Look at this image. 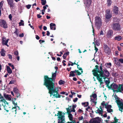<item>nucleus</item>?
<instances>
[{
	"label": "nucleus",
	"instance_id": "1",
	"mask_svg": "<svg viewBox=\"0 0 123 123\" xmlns=\"http://www.w3.org/2000/svg\"><path fill=\"white\" fill-rule=\"evenodd\" d=\"M56 72L57 71H55V73H52V78H49L47 75L45 76L43 85L49 90V93L51 97L52 95L55 97L58 98H60L61 96L59 94L58 87H55V83L53 82V80L55 79Z\"/></svg>",
	"mask_w": 123,
	"mask_h": 123
},
{
	"label": "nucleus",
	"instance_id": "2",
	"mask_svg": "<svg viewBox=\"0 0 123 123\" xmlns=\"http://www.w3.org/2000/svg\"><path fill=\"white\" fill-rule=\"evenodd\" d=\"M68 113V117L70 120L72 121V122H68L67 123H65V116L64 113H62L61 111H58L57 114V116H58V123H76L75 120H73V116L72 114L70 113Z\"/></svg>",
	"mask_w": 123,
	"mask_h": 123
},
{
	"label": "nucleus",
	"instance_id": "3",
	"mask_svg": "<svg viewBox=\"0 0 123 123\" xmlns=\"http://www.w3.org/2000/svg\"><path fill=\"white\" fill-rule=\"evenodd\" d=\"M102 64H101L100 67V70L93 69L92 71L94 76L97 77V79L100 82V84H102L103 83L102 82V80L103 77H104V79L105 78L104 71L102 70Z\"/></svg>",
	"mask_w": 123,
	"mask_h": 123
},
{
	"label": "nucleus",
	"instance_id": "4",
	"mask_svg": "<svg viewBox=\"0 0 123 123\" xmlns=\"http://www.w3.org/2000/svg\"><path fill=\"white\" fill-rule=\"evenodd\" d=\"M114 97L115 98V102L117 103L119 108V110L121 112H123V103L120 100V98L116 94L114 96Z\"/></svg>",
	"mask_w": 123,
	"mask_h": 123
},
{
	"label": "nucleus",
	"instance_id": "5",
	"mask_svg": "<svg viewBox=\"0 0 123 123\" xmlns=\"http://www.w3.org/2000/svg\"><path fill=\"white\" fill-rule=\"evenodd\" d=\"M95 26L98 29H99L102 23L100 18L99 17H96L95 18Z\"/></svg>",
	"mask_w": 123,
	"mask_h": 123
},
{
	"label": "nucleus",
	"instance_id": "6",
	"mask_svg": "<svg viewBox=\"0 0 123 123\" xmlns=\"http://www.w3.org/2000/svg\"><path fill=\"white\" fill-rule=\"evenodd\" d=\"M113 90L114 92H118L115 91L118 90L119 88V85H117V84L113 83L110 86V88H109Z\"/></svg>",
	"mask_w": 123,
	"mask_h": 123
},
{
	"label": "nucleus",
	"instance_id": "7",
	"mask_svg": "<svg viewBox=\"0 0 123 123\" xmlns=\"http://www.w3.org/2000/svg\"><path fill=\"white\" fill-rule=\"evenodd\" d=\"M120 25L118 23H113L111 25L112 28L114 30H120Z\"/></svg>",
	"mask_w": 123,
	"mask_h": 123
},
{
	"label": "nucleus",
	"instance_id": "8",
	"mask_svg": "<svg viewBox=\"0 0 123 123\" xmlns=\"http://www.w3.org/2000/svg\"><path fill=\"white\" fill-rule=\"evenodd\" d=\"M74 73L76 74L77 75H80L82 73L79 72L78 70H75L74 71H72L70 72L69 76L74 77L75 76V75L74 74Z\"/></svg>",
	"mask_w": 123,
	"mask_h": 123
},
{
	"label": "nucleus",
	"instance_id": "9",
	"mask_svg": "<svg viewBox=\"0 0 123 123\" xmlns=\"http://www.w3.org/2000/svg\"><path fill=\"white\" fill-rule=\"evenodd\" d=\"M0 26L5 29L7 28V25L5 21L3 19L0 20Z\"/></svg>",
	"mask_w": 123,
	"mask_h": 123
},
{
	"label": "nucleus",
	"instance_id": "10",
	"mask_svg": "<svg viewBox=\"0 0 123 123\" xmlns=\"http://www.w3.org/2000/svg\"><path fill=\"white\" fill-rule=\"evenodd\" d=\"M111 14L110 13V10L108 9L105 12V17L107 19H108L112 17Z\"/></svg>",
	"mask_w": 123,
	"mask_h": 123
},
{
	"label": "nucleus",
	"instance_id": "11",
	"mask_svg": "<svg viewBox=\"0 0 123 123\" xmlns=\"http://www.w3.org/2000/svg\"><path fill=\"white\" fill-rule=\"evenodd\" d=\"M1 105L4 106L5 110L7 112H8L9 111L8 109L9 108L8 103L6 101L5 102H3V104Z\"/></svg>",
	"mask_w": 123,
	"mask_h": 123
},
{
	"label": "nucleus",
	"instance_id": "12",
	"mask_svg": "<svg viewBox=\"0 0 123 123\" xmlns=\"http://www.w3.org/2000/svg\"><path fill=\"white\" fill-rule=\"evenodd\" d=\"M8 4L10 8H12L15 6V4L13 3V0H7Z\"/></svg>",
	"mask_w": 123,
	"mask_h": 123
},
{
	"label": "nucleus",
	"instance_id": "13",
	"mask_svg": "<svg viewBox=\"0 0 123 123\" xmlns=\"http://www.w3.org/2000/svg\"><path fill=\"white\" fill-rule=\"evenodd\" d=\"M9 39H8L6 40V37H3L2 39V44L6 46L7 47H8L9 46L7 44V43L8 42Z\"/></svg>",
	"mask_w": 123,
	"mask_h": 123
},
{
	"label": "nucleus",
	"instance_id": "14",
	"mask_svg": "<svg viewBox=\"0 0 123 123\" xmlns=\"http://www.w3.org/2000/svg\"><path fill=\"white\" fill-rule=\"evenodd\" d=\"M118 11L119 10L118 7L116 6L114 7L113 9V14H114L116 15H117Z\"/></svg>",
	"mask_w": 123,
	"mask_h": 123
},
{
	"label": "nucleus",
	"instance_id": "15",
	"mask_svg": "<svg viewBox=\"0 0 123 123\" xmlns=\"http://www.w3.org/2000/svg\"><path fill=\"white\" fill-rule=\"evenodd\" d=\"M84 3L86 6H89L91 3V0H84Z\"/></svg>",
	"mask_w": 123,
	"mask_h": 123
},
{
	"label": "nucleus",
	"instance_id": "16",
	"mask_svg": "<svg viewBox=\"0 0 123 123\" xmlns=\"http://www.w3.org/2000/svg\"><path fill=\"white\" fill-rule=\"evenodd\" d=\"M119 88L118 90L115 91L117 92H122L123 91V84H119Z\"/></svg>",
	"mask_w": 123,
	"mask_h": 123
},
{
	"label": "nucleus",
	"instance_id": "17",
	"mask_svg": "<svg viewBox=\"0 0 123 123\" xmlns=\"http://www.w3.org/2000/svg\"><path fill=\"white\" fill-rule=\"evenodd\" d=\"M113 34V31L111 30H109L107 33L106 36L108 38H111Z\"/></svg>",
	"mask_w": 123,
	"mask_h": 123
},
{
	"label": "nucleus",
	"instance_id": "18",
	"mask_svg": "<svg viewBox=\"0 0 123 123\" xmlns=\"http://www.w3.org/2000/svg\"><path fill=\"white\" fill-rule=\"evenodd\" d=\"M104 51L105 53L108 54H109L111 53V50L107 46H106L105 49Z\"/></svg>",
	"mask_w": 123,
	"mask_h": 123
},
{
	"label": "nucleus",
	"instance_id": "19",
	"mask_svg": "<svg viewBox=\"0 0 123 123\" xmlns=\"http://www.w3.org/2000/svg\"><path fill=\"white\" fill-rule=\"evenodd\" d=\"M51 29L55 30L56 29V25L55 24L51 23L50 24Z\"/></svg>",
	"mask_w": 123,
	"mask_h": 123
},
{
	"label": "nucleus",
	"instance_id": "20",
	"mask_svg": "<svg viewBox=\"0 0 123 123\" xmlns=\"http://www.w3.org/2000/svg\"><path fill=\"white\" fill-rule=\"evenodd\" d=\"M6 71L7 73L9 74H11L12 73V71L9 66L6 67Z\"/></svg>",
	"mask_w": 123,
	"mask_h": 123
},
{
	"label": "nucleus",
	"instance_id": "21",
	"mask_svg": "<svg viewBox=\"0 0 123 123\" xmlns=\"http://www.w3.org/2000/svg\"><path fill=\"white\" fill-rule=\"evenodd\" d=\"M5 52L6 51L4 50V49H1L0 52L1 55L2 56H5L6 55Z\"/></svg>",
	"mask_w": 123,
	"mask_h": 123
},
{
	"label": "nucleus",
	"instance_id": "22",
	"mask_svg": "<svg viewBox=\"0 0 123 123\" xmlns=\"http://www.w3.org/2000/svg\"><path fill=\"white\" fill-rule=\"evenodd\" d=\"M16 109L15 107L12 108L11 109V113L12 114H15L16 113Z\"/></svg>",
	"mask_w": 123,
	"mask_h": 123
},
{
	"label": "nucleus",
	"instance_id": "23",
	"mask_svg": "<svg viewBox=\"0 0 123 123\" xmlns=\"http://www.w3.org/2000/svg\"><path fill=\"white\" fill-rule=\"evenodd\" d=\"M6 101L4 99L3 96H0V106L1 105V104L2 105L3 104V102H5Z\"/></svg>",
	"mask_w": 123,
	"mask_h": 123
},
{
	"label": "nucleus",
	"instance_id": "24",
	"mask_svg": "<svg viewBox=\"0 0 123 123\" xmlns=\"http://www.w3.org/2000/svg\"><path fill=\"white\" fill-rule=\"evenodd\" d=\"M103 110H100L99 108H98L97 110L95 111V112L97 113H98L99 114H101L102 115L103 114Z\"/></svg>",
	"mask_w": 123,
	"mask_h": 123
},
{
	"label": "nucleus",
	"instance_id": "25",
	"mask_svg": "<svg viewBox=\"0 0 123 123\" xmlns=\"http://www.w3.org/2000/svg\"><path fill=\"white\" fill-rule=\"evenodd\" d=\"M11 96L8 94H6L4 95L5 97L7 99L9 100H11Z\"/></svg>",
	"mask_w": 123,
	"mask_h": 123
},
{
	"label": "nucleus",
	"instance_id": "26",
	"mask_svg": "<svg viewBox=\"0 0 123 123\" xmlns=\"http://www.w3.org/2000/svg\"><path fill=\"white\" fill-rule=\"evenodd\" d=\"M97 99H95L94 98H93V99L92 98V97L91 96V100L90 101L91 103H93L95 105H96L97 102L96 101Z\"/></svg>",
	"mask_w": 123,
	"mask_h": 123
},
{
	"label": "nucleus",
	"instance_id": "27",
	"mask_svg": "<svg viewBox=\"0 0 123 123\" xmlns=\"http://www.w3.org/2000/svg\"><path fill=\"white\" fill-rule=\"evenodd\" d=\"M111 74L112 76L113 77L117 78L118 76V74L116 72H112Z\"/></svg>",
	"mask_w": 123,
	"mask_h": 123
},
{
	"label": "nucleus",
	"instance_id": "28",
	"mask_svg": "<svg viewBox=\"0 0 123 123\" xmlns=\"http://www.w3.org/2000/svg\"><path fill=\"white\" fill-rule=\"evenodd\" d=\"M69 52H67L65 53L63 55V57L64 59H65L67 57V55H69Z\"/></svg>",
	"mask_w": 123,
	"mask_h": 123
},
{
	"label": "nucleus",
	"instance_id": "29",
	"mask_svg": "<svg viewBox=\"0 0 123 123\" xmlns=\"http://www.w3.org/2000/svg\"><path fill=\"white\" fill-rule=\"evenodd\" d=\"M105 82L106 86L109 89L110 88V86H109V84L110 83V82L109 80H106L105 81Z\"/></svg>",
	"mask_w": 123,
	"mask_h": 123
},
{
	"label": "nucleus",
	"instance_id": "30",
	"mask_svg": "<svg viewBox=\"0 0 123 123\" xmlns=\"http://www.w3.org/2000/svg\"><path fill=\"white\" fill-rule=\"evenodd\" d=\"M122 39V37L121 36H119L115 37V40L117 41H120Z\"/></svg>",
	"mask_w": 123,
	"mask_h": 123
},
{
	"label": "nucleus",
	"instance_id": "31",
	"mask_svg": "<svg viewBox=\"0 0 123 123\" xmlns=\"http://www.w3.org/2000/svg\"><path fill=\"white\" fill-rule=\"evenodd\" d=\"M72 107V106H69L68 108H66L67 113H70V111L71 110Z\"/></svg>",
	"mask_w": 123,
	"mask_h": 123
},
{
	"label": "nucleus",
	"instance_id": "32",
	"mask_svg": "<svg viewBox=\"0 0 123 123\" xmlns=\"http://www.w3.org/2000/svg\"><path fill=\"white\" fill-rule=\"evenodd\" d=\"M82 105L85 107H86L88 106L89 105V103L88 102L82 103Z\"/></svg>",
	"mask_w": 123,
	"mask_h": 123
},
{
	"label": "nucleus",
	"instance_id": "33",
	"mask_svg": "<svg viewBox=\"0 0 123 123\" xmlns=\"http://www.w3.org/2000/svg\"><path fill=\"white\" fill-rule=\"evenodd\" d=\"M92 97V98H94L95 99H97V95L96 94L94 93L92 94V96H91Z\"/></svg>",
	"mask_w": 123,
	"mask_h": 123
},
{
	"label": "nucleus",
	"instance_id": "34",
	"mask_svg": "<svg viewBox=\"0 0 123 123\" xmlns=\"http://www.w3.org/2000/svg\"><path fill=\"white\" fill-rule=\"evenodd\" d=\"M104 71L105 73V74H106V76L108 77L109 76L110 74L109 73V72L106 69H105L104 70Z\"/></svg>",
	"mask_w": 123,
	"mask_h": 123
},
{
	"label": "nucleus",
	"instance_id": "35",
	"mask_svg": "<svg viewBox=\"0 0 123 123\" xmlns=\"http://www.w3.org/2000/svg\"><path fill=\"white\" fill-rule=\"evenodd\" d=\"M112 3L111 0H107V6H111Z\"/></svg>",
	"mask_w": 123,
	"mask_h": 123
},
{
	"label": "nucleus",
	"instance_id": "36",
	"mask_svg": "<svg viewBox=\"0 0 123 123\" xmlns=\"http://www.w3.org/2000/svg\"><path fill=\"white\" fill-rule=\"evenodd\" d=\"M111 106L107 104V105L105 106V108H106L107 109L111 108Z\"/></svg>",
	"mask_w": 123,
	"mask_h": 123
},
{
	"label": "nucleus",
	"instance_id": "37",
	"mask_svg": "<svg viewBox=\"0 0 123 123\" xmlns=\"http://www.w3.org/2000/svg\"><path fill=\"white\" fill-rule=\"evenodd\" d=\"M65 81L62 80H61L59 82V85H62L65 83Z\"/></svg>",
	"mask_w": 123,
	"mask_h": 123
},
{
	"label": "nucleus",
	"instance_id": "38",
	"mask_svg": "<svg viewBox=\"0 0 123 123\" xmlns=\"http://www.w3.org/2000/svg\"><path fill=\"white\" fill-rule=\"evenodd\" d=\"M41 4L43 5H45L46 3V0H41Z\"/></svg>",
	"mask_w": 123,
	"mask_h": 123
},
{
	"label": "nucleus",
	"instance_id": "39",
	"mask_svg": "<svg viewBox=\"0 0 123 123\" xmlns=\"http://www.w3.org/2000/svg\"><path fill=\"white\" fill-rule=\"evenodd\" d=\"M19 26H24V24L23 21L22 20H21L20 22L19 23Z\"/></svg>",
	"mask_w": 123,
	"mask_h": 123
},
{
	"label": "nucleus",
	"instance_id": "40",
	"mask_svg": "<svg viewBox=\"0 0 123 123\" xmlns=\"http://www.w3.org/2000/svg\"><path fill=\"white\" fill-rule=\"evenodd\" d=\"M13 91L15 93H18V90L17 88H15L13 89Z\"/></svg>",
	"mask_w": 123,
	"mask_h": 123
},
{
	"label": "nucleus",
	"instance_id": "41",
	"mask_svg": "<svg viewBox=\"0 0 123 123\" xmlns=\"http://www.w3.org/2000/svg\"><path fill=\"white\" fill-rule=\"evenodd\" d=\"M107 111L109 113H111V112H113V110L111 108L108 109H107Z\"/></svg>",
	"mask_w": 123,
	"mask_h": 123
},
{
	"label": "nucleus",
	"instance_id": "42",
	"mask_svg": "<svg viewBox=\"0 0 123 123\" xmlns=\"http://www.w3.org/2000/svg\"><path fill=\"white\" fill-rule=\"evenodd\" d=\"M78 112L79 113L78 114H79L80 113H81L82 112H83V111L80 109H79L78 110Z\"/></svg>",
	"mask_w": 123,
	"mask_h": 123
},
{
	"label": "nucleus",
	"instance_id": "43",
	"mask_svg": "<svg viewBox=\"0 0 123 123\" xmlns=\"http://www.w3.org/2000/svg\"><path fill=\"white\" fill-rule=\"evenodd\" d=\"M4 3V2L3 1H2L0 2V9H1Z\"/></svg>",
	"mask_w": 123,
	"mask_h": 123
},
{
	"label": "nucleus",
	"instance_id": "44",
	"mask_svg": "<svg viewBox=\"0 0 123 123\" xmlns=\"http://www.w3.org/2000/svg\"><path fill=\"white\" fill-rule=\"evenodd\" d=\"M91 110L90 107L89 106H88V107L86 108V110L89 111H90Z\"/></svg>",
	"mask_w": 123,
	"mask_h": 123
},
{
	"label": "nucleus",
	"instance_id": "45",
	"mask_svg": "<svg viewBox=\"0 0 123 123\" xmlns=\"http://www.w3.org/2000/svg\"><path fill=\"white\" fill-rule=\"evenodd\" d=\"M8 65L10 66H11L12 68V69H14V67L13 65H12V64L11 63H8Z\"/></svg>",
	"mask_w": 123,
	"mask_h": 123
},
{
	"label": "nucleus",
	"instance_id": "46",
	"mask_svg": "<svg viewBox=\"0 0 123 123\" xmlns=\"http://www.w3.org/2000/svg\"><path fill=\"white\" fill-rule=\"evenodd\" d=\"M115 63L116 65L118 66H119L120 65V63L118 62L116 60H115Z\"/></svg>",
	"mask_w": 123,
	"mask_h": 123
},
{
	"label": "nucleus",
	"instance_id": "47",
	"mask_svg": "<svg viewBox=\"0 0 123 123\" xmlns=\"http://www.w3.org/2000/svg\"><path fill=\"white\" fill-rule=\"evenodd\" d=\"M13 104L14 105L15 107L16 108L17 107H18V108H19V107L17 106V104L15 103V102H12Z\"/></svg>",
	"mask_w": 123,
	"mask_h": 123
},
{
	"label": "nucleus",
	"instance_id": "48",
	"mask_svg": "<svg viewBox=\"0 0 123 123\" xmlns=\"http://www.w3.org/2000/svg\"><path fill=\"white\" fill-rule=\"evenodd\" d=\"M14 55L16 56H18V51H15L14 52Z\"/></svg>",
	"mask_w": 123,
	"mask_h": 123
},
{
	"label": "nucleus",
	"instance_id": "49",
	"mask_svg": "<svg viewBox=\"0 0 123 123\" xmlns=\"http://www.w3.org/2000/svg\"><path fill=\"white\" fill-rule=\"evenodd\" d=\"M118 61L120 62L121 63H123V59H120L118 60Z\"/></svg>",
	"mask_w": 123,
	"mask_h": 123
},
{
	"label": "nucleus",
	"instance_id": "50",
	"mask_svg": "<svg viewBox=\"0 0 123 123\" xmlns=\"http://www.w3.org/2000/svg\"><path fill=\"white\" fill-rule=\"evenodd\" d=\"M105 102L103 101V102H102L101 103V105H102L103 106H105H105L107 104H105L104 103Z\"/></svg>",
	"mask_w": 123,
	"mask_h": 123
},
{
	"label": "nucleus",
	"instance_id": "51",
	"mask_svg": "<svg viewBox=\"0 0 123 123\" xmlns=\"http://www.w3.org/2000/svg\"><path fill=\"white\" fill-rule=\"evenodd\" d=\"M31 6V5H28L26 6V7L28 9H29L30 8Z\"/></svg>",
	"mask_w": 123,
	"mask_h": 123
},
{
	"label": "nucleus",
	"instance_id": "52",
	"mask_svg": "<svg viewBox=\"0 0 123 123\" xmlns=\"http://www.w3.org/2000/svg\"><path fill=\"white\" fill-rule=\"evenodd\" d=\"M113 21L115 22H117V21L118 19L117 18H113Z\"/></svg>",
	"mask_w": 123,
	"mask_h": 123
},
{
	"label": "nucleus",
	"instance_id": "53",
	"mask_svg": "<svg viewBox=\"0 0 123 123\" xmlns=\"http://www.w3.org/2000/svg\"><path fill=\"white\" fill-rule=\"evenodd\" d=\"M14 81L13 80H11L9 82V84H13L14 83Z\"/></svg>",
	"mask_w": 123,
	"mask_h": 123
},
{
	"label": "nucleus",
	"instance_id": "54",
	"mask_svg": "<svg viewBox=\"0 0 123 123\" xmlns=\"http://www.w3.org/2000/svg\"><path fill=\"white\" fill-rule=\"evenodd\" d=\"M83 119V117L82 116H81L79 117V120H82Z\"/></svg>",
	"mask_w": 123,
	"mask_h": 123
},
{
	"label": "nucleus",
	"instance_id": "55",
	"mask_svg": "<svg viewBox=\"0 0 123 123\" xmlns=\"http://www.w3.org/2000/svg\"><path fill=\"white\" fill-rule=\"evenodd\" d=\"M78 100V98H76L73 99V101L74 102H75L77 101Z\"/></svg>",
	"mask_w": 123,
	"mask_h": 123
},
{
	"label": "nucleus",
	"instance_id": "56",
	"mask_svg": "<svg viewBox=\"0 0 123 123\" xmlns=\"http://www.w3.org/2000/svg\"><path fill=\"white\" fill-rule=\"evenodd\" d=\"M75 108H73L72 107V109L70 111V113H71V112H75V110L74 109Z\"/></svg>",
	"mask_w": 123,
	"mask_h": 123
},
{
	"label": "nucleus",
	"instance_id": "57",
	"mask_svg": "<svg viewBox=\"0 0 123 123\" xmlns=\"http://www.w3.org/2000/svg\"><path fill=\"white\" fill-rule=\"evenodd\" d=\"M96 68L95 69L96 70H99L98 67L97 65H96L95 66Z\"/></svg>",
	"mask_w": 123,
	"mask_h": 123
},
{
	"label": "nucleus",
	"instance_id": "58",
	"mask_svg": "<svg viewBox=\"0 0 123 123\" xmlns=\"http://www.w3.org/2000/svg\"><path fill=\"white\" fill-rule=\"evenodd\" d=\"M106 65L108 66H110V67L111 66V63L110 62L109 63H107L106 64Z\"/></svg>",
	"mask_w": 123,
	"mask_h": 123
},
{
	"label": "nucleus",
	"instance_id": "59",
	"mask_svg": "<svg viewBox=\"0 0 123 123\" xmlns=\"http://www.w3.org/2000/svg\"><path fill=\"white\" fill-rule=\"evenodd\" d=\"M114 121H115L116 122V123H117L118 122V119H117V118L116 117H115L114 118Z\"/></svg>",
	"mask_w": 123,
	"mask_h": 123
},
{
	"label": "nucleus",
	"instance_id": "60",
	"mask_svg": "<svg viewBox=\"0 0 123 123\" xmlns=\"http://www.w3.org/2000/svg\"><path fill=\"white\" fill-rule=\"evenodd\" d=\"M94 48L95 50L96 51V52L98 50V49L96 47L95 44V45Z\"/></svg>",
	"mask_w": 123,
	"mask_h": 123
},
{
	"label": "nucleus",
	"instance_id": "61",
	"mask_svg": "<svg viewBox=\"0 0 123 123\" xmlns=\"http://www.w3.org/2000/svg\"><path fill=\"white\" fill-rule=\"evenodd\" d=\"M8 56L9 57V58L10 59H12V56L10 54H8Z\"/></svg>",
	"mask_w": 123,
	"mask_h": 123
},
{
	"label": "nucleus",
	"instance_id": "62",
	"mask_svg": "<svg viewBox=\"0 0 123 123\" xmlns=\"http://www.w3.org/2000/svg\"><path fill=\"white\" fill-rule=\"evenodd\" d=\"M19 37H23L24 36V34L23 33H22L21 34H20L19 35Z\"/></svg>",
	"mask_w": 123,
	"mask_h": 123
},
{
	"label": "nucleus",
	"instance_id": "63",
	"mask_svg": "<svg viewBox=\"0 0 123 123\" xmlns=\"http://www.w3.org/2000/svg\"><path fill=\"white\" fill-rule=\"evenodd\" d=\"M16 94H17L16 96L17 98H18L20 97V94L19 93H16Z\"/></svg>",
	"mask_w": 123,
	"mask_h": 123
},
{
	"label": "nucleus",
	"instance_id": "64",
	"mask_svg": "<svg viewBox=\"0 0 123 123\" xmlns=\"http://www.w3.org/2000/svg\"><path fill=\"white\" fill-rule=\"evenodd\" d=\"M36 38L37 40H39L40 39V37L39 36H38L37 35H36Z\"/></svg>",
	"mask_w": 123,
	"mask_h": 123
}]
</instances>
